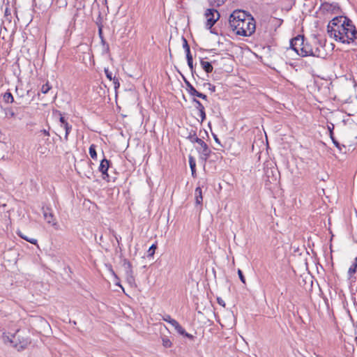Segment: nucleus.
I'll return each instance as SVG.
<instances>
[{
  "label": "nucleus",
  "instance_id": "26",
  "mask_svg": "<svg viewBox=\"0 0 357 357\" xmlns=\"http://www.w3.org/2000/svg\"><path fill=\"white\" fill-rule=\"evenodd\" d=\"M188 65L191 70L192 74L194 73V67H193V60L192 55H189L186 56Z\"/></svg>",
  "mask_w": 357,
  "mask_h": 357
},
{
  "label": "nucleus",
  "instance_id": "9",
  "mask_svg": "<svg viewBox=\"0 0 357 357\" xmlns=\"http://www.w3.org/2000/svg\"><path fill=\"white\" fill-rule=\"evenodd\" d=\"M43 216L48 224H51L53 226L56 225L54 215L49 208L43 209Z\"/></svg>",
  "mask_w": 357,
  "mask_h": 357
},
{
  "label": "nucleus",
  "instance_id": "40",
  "mask_svg": "<svg viewBox=\"0 0 357 357\" xmlns=\"http://www.w3.org/2000/svg\"><path fill=\"white\" fill-rule=\"evenodd\" d=\"M214 139L216 142L220 143L219 139L216 136H214Z\"/></svg>",
  "mask_w": 357,
  "mask_h": 357
},
{
  "label": "nucleus",
  "instance_id": "20",
  "mask_svg": "<svg viewBox=\"0 0 357 357\" xmlns=\"http://www.w3.org/2000/svg\"><path fill=\"white\" fill-rule=\"evenodd\" d=\"M3 99L7 103H12L14 102V98L10 92H6L3 96Z\"/></svg>",
  "mask_w": 357,
  "mask_h": 357
},
{
  "label": "nucleus",
  "instance_id": "33",
  "mask_svg": "<svg viewBox=\"0 0 357 357\" xmlns=\"http://www.w3.org/2000/svg\"><path fill=\"white\" fill-rule=\"evenodd\" d=\"M238 276H239V278L241 280V281L243 283V284H245V279L243 275V272L238 269Z\"/></svg>",
  "mask_w": 357,
  "mask_h": 357
},
{
  "label": "nucleus",
  "instance_id": "32",
  "mask_svg": "<svg viewBox=\"0 0 357 357\" xmlns=\"http://www.w3.org/2000/svg\"><path fill=\"white\" fill-rule=\"evenodd\" d=\"M328 130H329V135H330V137L331 139H332V141L333 139H335V137L333 136V130L334 128V126L332 124L331 126H328Z\"/></svg>",
  "mask_w": 357,
  "mask_h": 357
},
{
  "label": "nucleus",
  "instance_id": "25",
  "mask_svg": "<svg viewBox=\"0 0 357 357\" xmlns=\"http://www.w3.org/2000/svg\"><path fill=\"white\" fill-rule=\"evenodd\" d=\"M62 128L66 131L65 140L68 141V135H69L70 130H72V126L70 125H69L68 123H65V125L63 126H62Z\"/></svg>",
  "mask_w": 357,
  "mask_h": 357
},
{
  "label": "nucleus",
  "instance_id": "21",
  "mask_svg": "<svg viewBox=\"0 0 357 357\" xmlns=\"http://www.w3.org/2000/svg\"><path fill=\"white\" fill-rule=\"evenodd\" d=\"M177 332H178L180 335H183V336H184V337H188V339H190V340H193V339H194V337H195L192 335H191V334H190V333H187V332L185 331V329H184L182 326L181 327V329H178V330L177 331Z\"/></svg>",
  "mask_w": 357,
  "mask_h": 357
},
{
  "label": "nucleus",
  "instance_id": "31",
  "mask_svg": "<svg viewBox=\"0 0 357 357\" xmlns=\"http://www.w3.org/2000/svg\"><path fill=\"white\" fill-rule=\"evenodd\" d=\"M105 73L107 78L108 79H109L110 81L114 79V77H112V72H110L107 68H105Z\"/></svg>",
  "mask_w": 357,
  "mask_h": 357
},
{
  "label": "nucleus",
  "instance_id": "12",
  "mask_svg": "<svg viewBox=\"0 0 357 357\" xmlns=\"http://www.w3.org/2000/svg\"><path fill=\"white\" fill-rule=\"evenodd\" d=\"M193 102L195 103V107L199 111V115L201 119V121L203 122L206 119V113L204 105L197 99H193Z\"/></svg>",
  "mask_w": 357,
  "mask_h": 357
},
{
  "label": "nucleus",
  "instance_id": "14",
  "mask_svg": "<svg viewBox=\"0 0 357 357\" xmlns=\"http://www.w3.org/2000/svg\"><path fill=\"white\" fill-rule=\"evenodd\" d=\"M322 7L324 9L331 11L333 13H337L340 10V7L337 3H324L322 4Z\"/></svg>",
  "mask_w": 357,
  "mask_h": 357
},
{
  "label": "nucleus",
  "instance_id": "41",
  "mask_svg": "<svg viewBox=\"0 0 357 357\" xmlns=\"http://www.w3.org/2000/svg\"><path fill=\"white\" fill-rule=\"evenodd\" d=\"M10 116H12V117H13V116H15V113H14L13 111H10Z\"/></svg>",
  "mask_w": 357,
  "mask_h": 357
},
{
  "label": "nucleus",
  "instance_id": "1",
  "mask_svg": "<svg viewBox=\"0 0 357 357\" xmlns=\"http://www.w3.org/2000/svg\"><path fill=\"white\" fill-rule=\"evenodd\" d=\"M330 38L337 42L349 44L356 38L357 31L351 20L344 16L334 17L327 26Z\"/></svg>",
  "mask_w": 357,
  "mask_h": 357
},
{
  "label": "nucleus",
  "instance_id": "15",
  "mask_svg": "<svg viewBox=\"0 0 357 357\" xmlns=\"http://www.w3.org/2000/svg\"><path fill=\"white\" fill-rule=\"evenodd\" d=\"M357 270V257H356L352 262L351 266L349 268L348 270V278L351 280L354 277V274L356 273Z\"/></svg>",
  "mask_w": 357,
  "mask_h": 357
},
{
  "label": "nucleus",
  "instance_id": "3",
  "mask_svg": "<svg viewBox=\"0 0 357 357\" xmlns=\"http://www.w3.org/2000/svg\"><path fill=\"white\" fill-rule=\"evenodd\" d=\"M19 331L20 329L16 327L2 328L0 329V338L6 344H9L17 350L23 349L27 346L29 342L25 339L22 341L19 340V337H17V333Z\"/></svg>",
  "mask_w": 357,
  "mask_h": 357
},
{
  "label": "nucleus",
  "instance_id": "19",
  "mask_svg": "<svg viewBox=\"0 0 357 357\" xmlns=\"http://www.w3.org/2000/svg\"><path fill=\"white\" fill-rule=\"evenodd\" d=\"M17 234L22 238L26 240V241L31 243V244L36 245L37 243V240L33 238H29L27 236L23 234L21 231H17Z\"/></svg>",
  "mask_w": 357,
  "mask_h": 357
},
{
  "label": "nucleus",
  "instance_id": "7",
  "mask_svg": "<svg viewBox=\"0 0 357 357\" xmlns=\"http://www.w3.org/2000/svg\"><path fill=\"white\" fill-rule=\"evenodd\" d=\"M123 266L126 271V276L128 282L132 285L135 283V278L133 276V271L130 262L126 259L123 261Z\"/></svg>",
  "mask_w": 357,
  "mask_h": 357
},
{
  "label": "nucleus",
  "instance_id": "18",
  "mask_svg": "<svg viewBox=\"0 0 357 357\" xmlns=\"http://www.w3.org/2000/svg\"><path fill=\"white\" fill-rule=\"evenodd\" d=\"M161 339H162V344L164 347H165V348L172 347V342L167 336L164 335L161 337Z\"/></svg>",
  "mask_w": 357,
  "mask_h": 357
},
{
  "label": "nucleus",
  "instance_id": "11",
  "mask_svg": "<svg viewBox=\"0 0 357 357\" xmlns=\"http://www.w3.org/2000/svg\"><path fill=\"white\" fill-rule=\"evenodd\" d=\"M109 167V161L105 158L102 159L100 162L99 170L103 175V178L108 177L107 171Z\"/></svg>",
  "mask_w": 357,
  "mask_h": 357
},
{
  "label": "nucleus",
  "instance_id": "27",
  "mask_svg": "<svg viewBox=\"0 0 357 357\" xmlns=\"http://www.w3.org/2000/svg\"><path fill=\"white\" fill-rule=\"evenodd\" d=\"M276 172L277 171L275 169H271L270 170L268 169L266 171V176H267V177L268 178L270 177L269 173H271V175H272L271 180L272 181H276L277 180V176H276V174H275V173H277Z\"/></svg>",
  "mask_w": 357,
  "mask_h": 357
},
{
  "label": "nucleus",
  "instance_id": "36",
  "mask_svg": "<svg viewBox=\"0 0 357 357\" xmlns=\"http://www.w3.org/2000/svg\"><path fill=\"white\" fill-rule=\"evenodd\" d=\"M217 301L220 305H221L222 307H225V303L221 298H218Z\"/></svg>",
  "mask_w": 357,
  "mask_h": 357
},
{
  "label": "nucleus",
  "instance_id": "17",
  "mask_svg": "<svg viewBox=\"0 0 357 357\" xmlns=\"http://www.w3.org/2000/svg\"><path fill=\"white\" fill-rule=\"evenodd\" d=\"M200 64H201L202 68L207 73H211L213 71V68L210 62L205 61L204 60H201Z\"/></svg>",
  "mask_w": 357,
  "mask_h": 357
},
{
  "label": "nucleus",
  "instance_id": "8",
  "mask_svg": "<svg viewBox=\"0 0 357 357\" xmlns=\"http://www.w3.org/2000/svg\"><path fill=\"white\" fill-rule=\"evenodd\" d=\"M184 82L185 83V85L187 86V91L190 93V95L193 96H197L198 98H200L203 100H207V96L202 93H199L197 91L195 88L185 79H184Z\"/></svg>",
  "mask_w": 357,
  "mask_h": 357
},
{
  "label": "nucleus",
  "instance_id": "2",
  "mask_svg": "<svg viewBox=\"0 0 357 357\" xmlns=\"http://www.w3.org/2000/svg\"><path fill=\"white\" fill-rule=\"evenodd\" d=\"M231 29L238 36L248 37L252 35L256 29L254 17L242 10H236L229 16Z\"/></svg>",
  "mask_w": 357,
  "mask_h": 357
},
{
  "label": "nucleus",
  "instance_id": "4",
  "mask_svg": "<svg viewBox=\"0 0 357 357\" xmlns=\"http://www.w3.org/2000/svg\"><path fill=\"white\" fill-rule=\"evenodd\" d=\"M204 16L206 18V28L211 29L215 23L220 18V13L214 8H208L205 11Z\"/></svg>",
  "mask_w": 357,
  "mask_h": 357
},
{
  "label": "nucleus",
  "instance_id": "29",
  "mask_svg": "<svg viewBox=\"0 0 357 357\" xmlns=\"http://www.w3.org/2000/svg\"><path fill=\"white\" fill-rule=\"evenodd\" d=\"M333 143L339 149L340 151H342V148H345L344 145H341L335 139L333 140Z\"/></svg>",
  "mask_w": 357,
  "mask_h": 357
},
{
  "label": "nucleus",
  "instance_id": "5",
  "mask_svg": "<svg viewBox=\"0 0 357 357\" xmlns=\"http://www.w3.org/2000/svg\"><path fill=\"white\" fill-rule=\"evenodd\" d=\"M298 55L301 56H320L319 50L318 48L313 49L310 44L305 42Z\"/></svg>",
  "mask_w": 357,
  "mask_h": 357
},
{
  "label": "nucleus",
  "instance_id": "34",
  "mask_svg": "<svg viewBox=\"0 0 357 357\" xmlns=\"http://www.w3.org/2000/svg\"><path fill=\"white\" fill-rule=\"evenodd\" d=\"M112 80H113V82L114 84V88L115 89L119 88L120 86V83H119V79L117 78H116L115 77H114V79Z\"/></svg>",
  "mask_w": 357,
  "mask_h": 357
},
{
  "label": "nucleus",
  "instance_id": "13",
  "mask_svg": "<svg viewBox=\"0 0 357 357\" xmlns=\"http://www.w3.org/2000/svg\"><path fill=\"white\" fill-rule=\"evenodd\" d=\"M162 320H164L165 321H167L168 323H169L172 326L174 327L175 330L177 331L178 329H181V326L179 324V323L172 319L170 315L169 314H165L162 317Z\"/></svg>",
  "mask_w": 357,
  "mask_h": 357
},
{
  "label": "nucleus",
  "instance_id": "38",
  "mask_svg": "<svg viewBox=\"0 0 357 357\" xmlns=\"http://www.w3.org/2000/svg\"><path fill=\"white\" fill-rule=\"evenodd\" d=\"M208 86V89L211 92H214L215 91V86L211 84L210 83L206 84Z\"/></svg>",
  "mask_w": 357,
  "mask_h": 357
},
{
  "label": "nucleus",
  "instance_id": "30",
  "mask_svg": "<svg viewBox=\"0 0 357 357\" xmlns=\"http://www.w3.org/2000/svg\"><path fill=\"white\" fill-rule=\"evenodd\" d=\"M156 249V245L153 244L149 249L148 252L149 256H153Z\"/></svg>",
  "mask_w": 357,
  "mask_h": 357
},
{
  "label": "nucleus",
  "instance_id": "16",
  "mask_svg": "<svg viewBox=\"0 0 357 357\" xmlns=\"http://www.w3.org/2000/svg\"><path fill=\"white\" fill-rule=\"evenodd\" d=\"M195 198L196 204H201L203 200L202 191L200 187H197L195 190Z\"/></svg>",
  "mask_w": 357,
  "mask_h": 357
},
{
  "label": "nucleus",
  "instance_id": "39",
  "mask_svg": "<svg viewBox=\"0 0 357 357\" xmlns=\"http://www.w3.org/2000/svg\"><path fill=\"white\" fill-rule=\"evenodd\" d=\"M41 132L46 136H50V132L48 130L43 129L41 130Z\"/></svg>",
  "mask_w": 357,
  "mask_h": 357
},
{
  "label": "nucleus",
  "instance_id": "22",
  "mask_svg": "<svg viewBox=\"0 0 357 357\" xmlns=\"http://www.w3.org/2000/svg\"><path fill=\"white\" fill-rule=\"evenodd\" d=\"M89 155L91 157V158L96 160L97 158V153L96 151V145L91 144L89 147Z\"/></svg>",
  "mask_w": 357,
  "mask_h": 357
},
{
  "label": "nucleus",
  "instance_id": "28",
  "mask_svg": "<svg viewBox=\"0 0 357 357\" xmlns=\"http://www.w3.org/2000/svg\"><path fill=\"white\" fill-rule=\"evenodd\" d=\"M50 89H51V86L48 83H46L42 86L41 92L44 94H46L48 93V91Z\"/></svg>",
  "mask_w": 357,
  "mask_h": 357
},
{
  "label": "nucleus",
  "instance_id": "23",
  "mask_svg": "<svg viewBox=\"0 0 357 357\" xmlns=\"http://www.w3.org/2000/svg\"><path fill=\"white\" fill-rule=\"evenodd\" d=\"M189 165L192 171V174L193 175L195 173L196 162L192 156L189 157Z\"/></svg>",
  "mask_w": 357,
  "mask_h": 357
},
{
  "label": "nucleus",
  "instance_id": "24",
  "mask_svg": "<svg viewBox=\"0 0 357 357\" xmlns=\"http://www.w3.org/2000/svg\"><path fill=\"white\" fill-rule=\"evenodd\" d=\"M183 49L185 50V52L186 53V56H188L189 55H191L190 46L188 44V42H187L186 39L183 38Z\"/></svg>",
  "mask_w": 357,
  "mask_h": 357
},
{
  "label": "nucleus",
  "instance_id": "6",
  "mask_svg": "<svg viewBox=\"0 0 357 357\" xmlns=\"http://www.w3.org/2000/svg\"><path fill=\"white\" fill-rule=\"evenodd\" d=\"M304 42V37L302 36H298L290 41V46L291 49L294 50L298 55L301 50Z\"/></svg>",
  "mask_w": 357,
  "mask_h": 357
},
{
  "label": "nucleus",
  "instance_id": "10",
  "mask_svg": "<svg viewBox=\"0 0 357 357\" xmlns=\"http://www.w3.org/2000/svg\"><path fill=\"white\" fill-rule=\"evenodd\" d=\"M195 142H197L200 146V151L206 157H208L210 155V150L207 146V144L200 138L195 137Z\"/></svg>",
  "mask_w": 357,
  "mask_h": 357
},
{
  "label": "nucleus",
  "instance_id": "44",
  "mask_svg": "<svg viewBox=\"0 0 357 357\" xmlns=\"http://www.w3.org/2000/svg\"><path fill=\"white\" fill-rule=\"evenodd\" d=\"M116 285H119V286L121 287L119 283H116Z\"/></svg>",
  "mask_w": 357,
  "mask_h": 357
},
{
  "label": "nucleus",
  "instance_id": "37",
  "mask_svg": "<svg viewBox=\"0 0 357 357\" xmlns=\"http://www.w3.org/2000/svg\"><path fill=\"white\" fill-rule=\"evenodd\" d=\"M61 127L63 126L65 123H68L64 119L63 116L60 117Z\"/></svg>",
  "mask_w": 357,
  "mask_h": 357
},
{
  "label": "nucleus",
  "instance_id": "35",
  "mask_svg": "<svg viewBox=\"0 0 357 357\" xmlns=\"http://www.w3.org/2000/svg\"><path fill=\"white\" fill-rule=\"evenodd\" d=\"M217 6L222 5L227 0H211Z\"/></svg>",
  "mask_w": 357,
  "mask_h": 357
},
{
  "label": "nucleus",
  "instance_id": "43",
  "mask_svg": "<svg viewBox=\"0 0 357 357\" xmlns=\"http://www.w3.org/2000/svg\"><path fill=\"white\" fill-rule=\"evenodd\" d=\"M116 238L117 242L119 243V239H121V237H119V238H118V237H116Z\"/></svg>",
  "mask_w": 357,
  "mask_h": 357
},
{
  "label": "nucleus",
  "instance_id": "42",
  "mask_svg": "<svg viewBox=\"0 0 357 357\" xmlns=\"http://www.w3.org/2000/svg\"><path fill=\"white\" fill-rule=\"evenodd\" d=\"M116 238L117 242L119 243V239H121V237H119V238H118V237H116Z\"/></svg>",
  "mask_w": 357,
  "mask_h": 357
}]
</instances>
